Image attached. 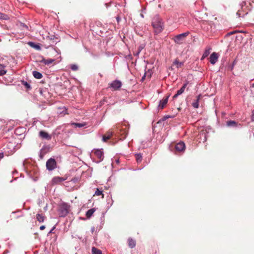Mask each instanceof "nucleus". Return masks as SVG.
Segmentation results:
<instances>
[{"label": "nucleus", "mask_w": 254, "mask_h": 254, "mask_svg": "<svg viewBox=\"0 0 254 254\" xmlns=\"http://www.w3.org/2000/svg\"><path fill=\"white\" fill-rule=\"evenodd\" d=\"M169 96L166 97L165 98L163 99L162 100H160L159 101V104L158 105V108L160 109H163L165 105L167 103Z\"/></svg>", "instance_id": "obj_11"}, {"label": "nucleus", "mask_w": 254, "mask_h": 254, "mask_svg": "<svg viewBox=\"0 0 254 254\" xmlns=\"http://www.w3.org/2000/svg\"><path fill=\"white\" fill-rule=\"evenodd\" d=\"M102 195V197H104V194H103V191L102 190H100L99 189H97L96 190L95 192L94 195Z\"/></svg>", "instance_id": "obj_29"}, {"label": "nucleus", "mask_w": 254, "mask_h": 254, "mask_svg": "<svg viewBox=\"0 0 254 254\" xmlns=\"http://www.w3.org/2000/svg\"><path fill=\"white\" fill-rule=\"evenodd\" d=\"M173 64H174L175 65H177V68H179L180 67H181L182 65H183L184 63H182V62H179L178 60H176L174 62H173Z\"/></svg>", "instance_id": "obj_30"}, {"label": "nucleus", "mask_w": 254, "mask_h": 254, "mask_svg": "<svg viewBox=\"0 0 254 254\" xmlns=\"http://www.w3.org/2000/svg\"><path fill=\"white\" fill-rule=\"evenodd\" d=\"M96 211V208H92L90 209H89L86 213V216L87 218H90L92 215L93 214V213Z\"/></svg>", "instance_id": "obj_20"}, {"label": "nucleus", "mask_w": 254, "mask_h": 254, "mask_svg": "<svg viewBox=\"0 0 254 254\" xmlns=\"http://www.w3.org/2000/svg\"><path fill=\"white\" fill-rule=\"evenodd\" d=\"M251 87L254 88V83L251 85Z\"/></svg>", "instance_id": "obj_48"}, {"label": "nucleus", "mask_w": 254, "mask_h": 254, "mask_svg": "<svg viewBox=\"0 0 254 254\" xmlns=\"http://www.w3.org/2000/svg\"><path fill=\"white\" fill-rule=\"evenodd\" d=\"M55 228H56V226H53V228L51 229V230L49 232L48 234L53 233V231Z\"/></svg>", "instance_id": "obj_39"}, {"label": "nucleus", "mask_w": 254, "mask_h": 254, "mask_svg": "<svg viewBox=\"0 0 254 254\" xmlns=\"http://www.w3.org/2000/svg\"><path fill=\"white\" fill-rule=\"evenodd\" d=\"M39 136L42 139H46L48 140H49L51 139V135H49L48 133L43 130H41L39 132Z\"/></svg>", "instance_id": "obj_9"}, {"label": "nucleus", "mask_w": 254, "mask_h": 254, "mask_svg": "<svg viewBox=\"0 0 254 254\" xmlns=\"http://www.w3.org/2000/svg\"><path fill=\"white\" fill-rule=\"evenodd\" d=\"M230 68V70H232L234 68V64H233L232 66H231Z\"/></svg>", "instance_id": "obj_47"}, {"label": "nucleus", "mask_w": 254, "mask_h": 254, "mask_svg": "<svg viewBox=\"0 0 254 254\" xmlns=\"http://www.w3.org/2000/svg\"><path fill=\"white\" fill-rule=\"evenodd\" d=\"M52 53H57V56H59L61 54V52L60 51V50L59 49H56V48H53L52 50Z\"/></svg>", "instance_id": "obj_31"}, {"label": "nucleus", "mask_w": 254, "mask_h": 254, "mask_svg": "<svg viewBox=\"0 0 254 254\" xmlns=\"http://www.w3.org/2000/svg\"><path fill=\"white\" fill-rule=\"evenodd\" d=\"M152 26L154 28V33L156 35L161 33L163 30V23L162 19L157 15L153 18Z\"/></svg>", "instance_id": "obj_1"}, {"label": "nucleus", "mask_w": 254, "mask_h": 254, "mask_svg": "<svg viewBox=\"0 0 254 254\" xmlns=\"http://www.w3.org/2000/svg\"><path fill=\"white\" fill-rule=\"evenodd\" d=\"M111 201H112V203L111 204L110 206H109V207H110L111 205H112V203H113V200H112V199H111Z\"/></svg>", "instance_id": "obj_50"}, {"label": "nucleus", "mask_w": 254, "mask_h": 254, "mask_svg": "<svg viewBox=\"0 0 254 254\" xmlns=\"http://www.w3.org/2000/svg\"><path fill=\"white\" fill-rule=\"evenodd\" d=\"M71 125L75 127L81 128L85 127L86 124L85 123H72Z\"/></svg>", "instance_id": "obj_22"}, {"label": "nucleus", "mask_w": 254, "mask_h": 254, "mask_svg": "<svg viewBox=\"0 0 254 254\" xmlns=\"http://www.w3.org/2000/svg\"><path fill=\"white\" fill-rule=\"evenodd\" d=\"M45 229V226H44V225H42V226H41L40 227V229L41 230H44Z\"/></svg>", "instance_id": "obj_42"}, {"label": "nucleus", "mask_w": 254, "mask_h": 254, "mask_svg": "<svg viewBox=\"0 0 254 254\" xmlns=\"http://www.w3.org/2000/svg\"><path fill=\"white\" fill-rule=\"evenodd\" d=\"M122 86V82L119 80H115L113 81L110 84L109 87L114 90L119 89Z\"/></svg>", "instance_id": "obj_5"}, {"label": "nucleus", "mask_w": 254, "mask_h": 254, "mask_svg": "<svg viewBox=\"0 0 254 254\" xmlns=\"http://www.w3.org/2000/svg\"><path fill=\"white\" fill-rule=\"evenodd\" d=\"M173 116H169V115H166V116H165L164 117H163L162 118V121H165L166 120V119H168V118H173Z\"/></svg>", "instance_id": "obj_36"}, {"label": "nucleus", "mask_w": 254, "mask_h": 254, "mask_svg": "<svg viewBox=\"0 0 254 254\" xmlns=\"http://www.w3.org/2000/svg\"><path fill=\"white\" fill-rule=\"evenodd\" d=\"M36 219L39 222H43L44 221V216L43 214L38 213L36 214Z\"/></svg>", "instance_id": "obj_25"}, {"label": "nucleus", "mask_w": 254, "mask_h": 254, "mask_svg": "<svg viewBox=\"0 0 254 254\" xmlns=\"http://www.w3.org/2000/svg\"><path fill=\"white\" fill-rule=\"evenodd\" d=\"M95 231V228L94 227H92L91 229V231L93 233Z\"/></svg>", "instance_id": "obj_45"}, {"label": "nucleus", "mask_w": 254, "mask_h": 254, "mask_svg": "<svg viewBox=\"0 0 254 254\" xmlns=\"http://www.w3.org/2000/svg\"><path fill=\"white\" fill-rule=\"evenodd\" d=\"M127 242H128V245L129 248L132 249L135 247L136 242L133 239H132L131 238H128Z\"/></svg>", "instance_id": "obj_16"}, {"label": "nucleus", "mask_w": 254, "mask_h": 254, "mask_svg": "<svg viewBox=\"0 0 254 254\" xmlns=\"http://www.w3.org/2000/svg\"><path fill=\"white\" fill-rule=\"evenodd\" d=\"M251 119L252 121H254V111L252 112Z\"/></svg>", "instance_id": "obj_41"}, {"label": "nucleus", "mask_w": 254, "mask_h": 254, "mask_svg": "<svg viewBox=\"0 0 254 254\" xmlns=\"http://www.w3.org/2000/svg\"><path fill=\"white\" fill-rule=\"evenodd\" d=\"M22 84L24 85L27 89H30L31 88V85L27 82L22 80L21 81Z\"/></svg>", "instance_id": "obj_28"}, {"label": "nucleus", "mask_w": 254, "mask_h": 254, "mask_svg": "<svg viewBox=\"0 0 254 254\" xmlns=\"http://www.w3.org/2000/svg\"><path fill=\"white\" fill-rule=\"evenodd\" d=\"M5 67L4 65L0 64V70L4 69Z\"/></svg>", "instance_id": "obj_40"}, {"label": "nucleus", "mask_w": 254, "mask_h": 254, "mask_svg": "<svg viewBox=\"0 0 254 254\" xmlns=\"http://www.w3.org/2000/svg\"><path fill=\"white\" fill-rule=\"evenodd\" d=\"M116 19H117V21L118 22H119L120 21V20H121V18H120V17L119 16H117L116 17Z\"/></svg>", "instance_id": "obj_44"}, {"label": "nucleus", "mask_w": 254, "mask_h": 254, "mask_svg": "<svg viewBox=\"0 0 254 254\" xmlns=\"http://www.w3.org/2000/svg\"><path fill=\"white\" fill-rule=\"evenodd\" d=\"M116 161L117 163H119V159H117L116 160Z\"/></svg>", "instance_id": "obj_49"}, {"label": "nucleus", "mask_w": 254, "mask_h": 254, "mask_svg": "<svg viewBox=\"0 0 254 254\" xmlns=\"http://www.w3.org/2000/svg\"><path fill=\"white\" fill-rule=\"evenodd\" d=\"M94 153L95 154V155H96L97 158L99 159V161H97V163H100L103 160L104 155H103V152L102 149L96 150L94 151Z\"/></svg>", "instance_id": "obj_7"}, {"label": "nucleus", "mask_w": 254, "mask_h": 254, "mask_svg": "<svg viewBox=\"0 0 254 254\" xmlns=\"http://www.w3.org/2000/svg\"><path fill=\"white\" fill-rule=\"evenodd\" d=\"M190 34V32L189 31L180 34H178L176 35L173 38V40L175 42V43L181 45L183 43V42L185 40L186 37L189 35Z\"/></svg>", "instance_id": "obj_3"}, {"label": "nucleus", "mask_w": 254, "mask_h": 254, "mask_svg": "<svg viewBox=\"0 0 254 254\" xmlns=\"http://www.w3.org/2000/svg\"><path fill=\"white\" fill-rule=\"evenodd\" d=\"M141 16L142 17H143V15L142 14H141Z\"/></svg>", "instance_id": "obj_52"}, {"label": "nucleus", "mask_w": 254, "mask_h": 254, "mask_svg": "<svg viewBox=\"0 0 254 254\" xmlns=\"http://www.w3.org/2000/svg\"><path fill=\"white\" fill-rule=\"evenodd\" d=\"M246 5V1H242L241 3H240L239 6L240 7L241 9H239L237 12V15L239 17L244 16L245 14H243L242 15L241 11L242 10H243L244 7H245Z\"/></svg>", "instance_id": "obj_12"}, {"label": "nucleus", "mask_w": 254, "mask_h": 254, "mask_svg": "<svg viewBox=\"0 0 254 254\" xmlns=\"http://www.w3.org/2000/svg\"><path fill=\"white\" fill-rule=\"evenodd\" d=\"M146 76V73H145L144 75L142 77L141 80L143 81Z\"/></svg>", "instance_id": "obj_46"}, {"label": "nucleus", "mask_w": 254, "mask_h": 254, "mask_svg": "<svg viewBox=\"0 0 254 254\" xmlns=\"http://www.w3.org/2000/svg\"><path fill=\"white\" fill-rule=\"evenodd\" d=\"M44 154L42 153V150H41L40 151V154H39V157L41 159H43V157H44Z\"/></svg>", "instance_id": "obj_38"}, {"label": "nucleus", "mask_w": 254, "mask_h": 254, "mask_svg": "<svg viewBox=\"0 0 254 254\" xmlns=\"http://www.w3.org/2000/svg\"><path fill=\"white\" fill-rule=\"evenodd\" d=\"M33 76L36 79H41L43 77L42 74L37 71L34 70L32 72Z\"/></svg>", "instance_id": "obj_19"}, {"label": "nucleus", "mask_w": 254, "mask_h": 254, "mask_svg": "<svg viewBox=\"0 0 254 254\" xmlns=\"http://www.w3.org/2000/svg\"><path fill=\"white\" fill-rule=\"evenodd\" d=\"M186 147L185 144L184 142L181 141L175 145V149L178 151H183Z\"/></svg>", "instance_id": "obj_8"}, {"label": "nucleus", "mask_w": 254, "mask_h": 254, "mask_svg": "<svg viewBox=\"0 0 254 254\" xmlns=\"http://www.w3.org/2000/svg\"><path fill=\"white\" fill-rule=\"evenodd\" d=\"M59 112L58 114L62 115H64L65 114H66V108L65 107H63L62 108H59Z\"/></svg>", "instance_id": "obj_24"}, {"label": "nucleus", "mask_w": 254, "mask_h": 254, "mask_svg": "<svg viewBox=\"0 0 254 254\" xmlns=\"http://www.w3.org/2000/svg\"><path fill=\"white\" fill-rule=\"evenodd\" d=\"M57 166V163L55 159L50 158L46 162V168L49 171H52L54 170Z\"/></svg>", "instance_id": "obj_4"}, {"label": "nucleus", "mask_w": 254, "mask_h": 254, "mask_svg": "<svg viewBox=\"0 0 254 254\" xmlns=\"http://www.w3.org/2000/svg\"><path fill=\"white\" fill-rule=\"evenodd\" d=\"M9 19V16L5 14L2 13L1 17H0V19L7 20Z\"/></svg>", "instance_id": "obj_32"}, {"label": "nucleus", "mask_w": 254, "mask_h": 254, "mask_svg": "<svg viewBox=\"0 0 254 254\" xmlns=\"http://www.w3.org/2000/svg\"><path fill=\"white\" fill-rule=\"evenodd\" d=\"M201 95H199L196 97V99L192 103V106L194 108L197 109L199 107V101Z\"/></svg>", "instance_id": "obj_17"}, {"label": "nucleus", "mask_w": 254, "mask_h": 254, "mask_svg": "<svg viewBox=\"0 0 254 254\" xmlns=\"http://www.w3.org/2000/svg\"><path fill=\"white\" fill-rule=\"evenodd\" d=\"M92 254H102V251L95 247H92Z\"/></svg>", "instance_id": "obj_27"}, {"label": "nucleus", "mask_w": 254, "mask_h": 254, "mask_svg": "<svg viewBox=\"0 0 254 254\" xmlns=\"http://www.w3.org/2000/svg\"><path fill=\"white\" fill-rule=\"evenodd\" d=\"M4 156V154L3 152H0V159H2Z\"/></svg>", "instance_id": "obj_43"}, {"label": "nucleus", "mask_w": 254, "mask_h": 254, "mask_svg": "<svg viewBox=\"0 0 254 254\" xmlns=\"http://www.w3.org/2000/svg\"><path fill=\"white\" fill-rule=\"evenodd\" d=\"M28 44L30 47H31L32 48H33L37 50L40 51L41 50V47L39 44H36L32 42H29Z\"/></svg>", "instance_id": "obj_15"}, {"label": "nucleus", "mask_w": 254, "mask_h": 254, "mask_svg": "<svg viewBox=\"0 0 254 254\" xmlns=\"http://www.w3.org/2000/svg\"><path fill=\"white\" fill-rule=\"evenodd\" d=\"M64 180L65 179L62 177H55L53 178L52 181L53 184H57L64 181Z\"/></svg>", "instance_id": "obj_14"}, {"label": "nucleus", "mask_w": 254, "mask_h": 254, "mask_svg": "<svg viewBox=\"0 0 254 254\" xmlns=\"http://www.w3.org/2000/svg\"><path fill=\"white\" fill-rule=\"evenodd\" d=\"M135 159L137 163L141 162L142 159V156L141 153H137L135 154Z\"/></svg>", "instance_id": "obj_26"}, {"label": "nucleus", "mask_w": 254, "mask_h": 254, "mask_svg": "<svg viewBox=\"0 0 254 254\" xmlns=\"http://www.w3.org/2000/svg\"><path fill=\"white\" fill-rule=\"evenodd\" d=\"M201 136L203 137V141L205 142L207 140L206 133L203 132L200 134Z\"/></svg>", "instance_id": "obj_34"}, {"label": "nucleus", "mask_w": 254, "mask_h": 254, "mask_svg": "<svg viewBox=\"0 0 254 254\" xmlns=\"http://www.w3.org/2000/svg\"><path fill=\"white\" fill-rule=\"evenodd\" d=\"M226 125L229 127H237L238 124L235 121H228L227 122Z\"/></svg>", "instance_id": "obj_18"}, {"label": "nucleus", "mask_w": 254, "mask_h": 254, "mask_svg": "<svg viewBox=\"0 0 254 254\" xmlns=\"http://www.w3.org/2000/svg\"><path fill=\"white\" fill-rule=\"evenodd\" d=\"M218 55L216 53L213 52L210 56V62L211 64H214L218 61Z\"/></svg>", "instance_id": "obj_10"}, {"label": "nucleus", "mask_w": 254, "mask_h": 254, "mask_svg": "<svg viewBox=\"0 0 254 254\" xmlns=\"http://www.w3.org/2000/svg\"><path fill=\"white\" fill-rule=\"evenodd\" d=\"M71 69L73 71H76L78 69V66L76 64H72L71 65Z\"/></svg>", "instance_id": "obj_33"}, {"label": "nucleus", "mask_w": 254, "mask_h": 254, "mask_svg": "<svg viewBox=\"0 0 254 254\" xmlns=\"http://www.w3.org/2000/svg\"><path fill=\"white\" fill-rule=\"evenodd\" d=\"M145 47V45L141 44L138 47L137 51L136 53H134V55L135 56H138L141 51L144 49Z\"/></svg>", "instance_id": "obj_23"}, {"label": "nucleus", "mask_w": 254, "mask_h": 254, "mask_svg": "<svg viewBox=\"0 0 254 254\" xmlns=\"http://www.w3.org/2000/svg\"><path fill=\"white\" fill-rule=\"evenodd\" d=\"M7 71L5 69L0 70V76H2L6 74Z\"/></svg>", "instance_id": "obj_35"}, {"label": "nucleus", "mask_w": 254, "mask_h": 254, "mask_svg": "<svg viewBox=\"0 0 254 254\" xmlns=\"http://www.w3.org/2000/svg\"><path fill=\"white\" fill-rule=\"evenodd\" d=\"M2 15V13L0 12V17H1Z\"/></svg>", "instance_id": "obj_51"}, {"label": "nucleus", "mask_w": 254, "mask_h": 254, "mask_svg": "<svg viewBox=\"0 0 254 254\" xmlns=\"http://www.w3.org/2000/svg\"><path fill=\"white\" fill-rule=\"evenodd\" d=\"M113 135V132L109 131L107 133V135L103 136L102 140L104 142H106Z\"/></svg>", "instance_id": "obj_21"}, {"label": "nucleus", "mask_w": 254, "mask_h": 254, "mask_svg": "<svg viewBox=\"0 0 254 254\" xmlns=\"http://www.w3.org/2000/svg\"><path fill=\"white\" fill-rule=\"evenodd\" d=\"M55 61V59H49L46 60L42 57V59L41 61H40V62L46 65H49L52 64Z\"/></svg>", "instance_id": "obj_13"}, {"label": "nucleus", "mask_w": 254, "mask_h": 254, "mask_svg": "<svg viewBox=\"0 0 254 254\" xmlns=\"http://www.w3.org/2000/svg\"><path fill=\"white\" fill-rule=\"evenodd\" d=\"M69 206L65 202L61 203L58 209L59 216L60 217H65L69 213Z\"/></svg>", "instance_id": "obj_2"}, {"label": "nucleus", "mask_w": 254, "mask_h": 254, "mask_svg": "<svg viewBox=\"0 0 254 254\" xmlns=\"http://www.w3.org/2000/svg\"><path fill=\"white\" fill-rule=\"evenodd\" d=\"M188 83L189 81L186 80L182 87L179 90H178L177 92V93L173 96V98L174 99L177 98L179 95H181L184 92Z\"/></svg>", "instance_id": "obj_6"}, {"label": "nucleus", "mask_w": 254, "mask_h": 254, "mask_svg": "<svg viewBox=\"0 0 254 254\" xmlns=\"http://www.w3.org/2000/svg\"><path fill=\"white\" fill-rule=\"evenodd\" d=\"M7 253H8V252H4V254H6Z\"/></svg>", "instance_id": "obj_53"}, {"label": "nucleus", "mask_w": 254, "mask_h": 254, "mask_svg": "<svg viewBox=\"0 0 254 254\" xmlns=\"http://www.w3.org/2000/svg\"><path fill=\"white\" fill-rule=\"evenodd\" d=\"M209 52L208 51H205L204 53L203 54V57H205L206 56H207V55L209 54Z\"/></svg>", "instance_id": "obj_37"}]
</instances>
